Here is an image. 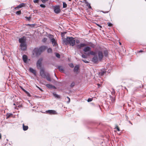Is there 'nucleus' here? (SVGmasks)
Listing matches in <instances>:
<instances>
[{
	"label": "nucleus",
	"instance_id": "obj_53",
	"mask_svg": "<svg viewBox=\"0 0 146 146\" xmlns=\"http://www.w3.org/2000/svg\"><path fill=\"white\" fill-rule=\"evenodd\" d=\"M111 71V69H109V70H108V72L109 73H110V72Z\"/></svg>",
	"mask_w": 146,
	"mask_h": 146
},
{
	"label": "nucleus",
	"instance_id": "obj_50",
	"mask_svg": "<svg viewBox=\"0 0 146 146\" xmlns=\"http://www.w3.org/2000/svg\"><path fill=\"white\" fill-rule=\"evenodd\" d=\"M96 25H97L98 26H99L100 28H102V27L101 25H99L98 24L96 23Z\"/></svg>",
	"mask_w": 146,
	"mask_h": 146
},
{
	"label": "nucleus",
	"instance_id": "obj_39",
	"mask_svg": "<svg viewBox=\"0 0 146 146\" xmlns=\"http://www.w3.org/2000/svg\"><path fill=\"white\" fill-rule=\"evenodd\" d=\"M47 38H44L42 40V41L43 42H45L46 41Z\"/></svg>",
	"mask_w": 146,
	"mask_h": 146
},
{
	"label": "nucleus",
	"instance_id": "obj_6",
	"mask_svg": "<svg viewBox=\"0 0 146 146\" xmlns=\"http://www.w3.org/2000/svg\"><path fill=\"white\" fill-rule=\"evenodd\" d=\"M54 11L56 14L59 13L61 11L59 6H56L54 7Z\"/></svg>",
	"mask_w": 146,
	"mask_h": 146
},
{
	"label": "nucleus",
	"instance_id": "obj_59",
	"mask_svg": "<svg viewBox=\"0 0 146 146\" xmlns=\"http://www.w3.org/2000/svg\"><path fill=\"white\" fill-rule=\"evenodd\" d=\"M98 86H100V84H98Z\"/></svg>",
	"mask_w": 146,
	"mask_h": 146
},
{
	"label": "nucleus",
	"instance_id": "obj_11",
	"mask_svg": "<svg viewBox=\"0 0 146 146\" xmlns=\"http://www.w3.org/2000/svg\"><path fill=\"white\" fill-rule=\"evenodd\" d=\"M19 41L20 44L26 42V40L23 36L19 39Z\"/></svg>",
	"mask_w": 146,
	"mask_h": 146
},
{
	"label": "nucleus",
	"instance_id": "obj_32",
	"mask_svg": "<svg viewBox=\"0 0 146 146\" xmlns=\"http://www.w3.org/2000/svg\"><path fill=\"white\" fill-rule=\"evenodd\" d=\"M12 115V113H10V114H7V117H6V118L7 119H8V118H9L10 117L11 115Z\"/></svg>",
	"mask_w": 146,
	"mask_h": 146
},
{
	"label": "nucleus",
	"instance_id": "obj_15",
	"mask_svg": "<svg viewBox=\"0 0 146 146\" xmlns=\"http://www.w3.org/2000/svg\"><path fill=\"white\" fill-rule=\"evenodd\" d=\"M45 78H46L47 80L49 82H51V80L50 79V74L48 73H47V75L45 77Z\"/></svg>",
	"mask_w": 146,
	"mask_h": 146
},
{
	"label": "nucleus",
	"instance_id": "obj_1",
	"mask_svg": "<svg viewBox=\"0 0 146 146\" xmlns=\"http://www.w3.org/2000/svg\"><path fill=\"white\" fill-rule=\"evenodd\" d=\"M63 41L66 45L69 44L70 45L73 46L75 44V40L74 38L72 37L67 36L66 38L63 39Z\"/></svg>",
	"mask_w": 146,
	"mask_h": 146
},
{
	"label": "nucleus",
	"instance_id": "obj_20",
	"mask_svg": "<svg viewBox=\"0 0 146 146\" xmlns=\"http://www.w3.org/2000/svg\"><path fill=\"white\" fill-rule=\"evenodd\" d=\"M45 73L44 70L43 69H41L40 70V75L41 76H43V74Z\"/></svg>",
	"mask_w": 146,
	"mask_h": 146
},
{
	"label": "nucleus",
	"instance_id": "obj_30",
	"mask_svg": "<svg viewBox=\"0 0 146 146\" xmlns=\"http://www.w3.org/2000/svg\"><path fill=\"white\" fill-rule=\"evenodd\" d=\"M75 85V83L74 82H72L70 85V87L73 88Z\"/></svg>",
	"mask_w": 146,
	"mask_h": 146
},
{
	"label": "nucleus",
	"instance_id": "obj_35",
	"mask_svg": "<svg viewBox=\"0 0 146 146\" xmlns=\"http://www.w3.org/2000/svg\"><path fill=\"white\" fill-rule=\"evenodd\" d=\"M81 56L83 58H87V56L85 55L84 54H82Z\"/></svg>",
	"mask_w": 146,
	"mask_h": 146
},
{
	"label": "nucleus",
	"instance_id": "obj_26",
	"mask_svg": "<svg viewBox=\"0 0 146 146\" xmlns=\"http://www.w3.org/2000/svg\"><path fill=\"white\" fill-rule=\"evenodd\" d=\"M47 51L48 53H51L52 52V51L51 48H49L47 49Z\"/></svg>",
	"mask_w": 146,
	"mask_h": 146
},
{
	"label": "nucleus",
	"instance_id": "obj_33",
	"mask_svg": "<svg viewBox=\"0 0 146 146\" xmlns=\"http://www.w3.org/2000/svg\"><path fill=\"white\" fill-rule=\"evenodd\" d=\"M142 91L145 94V95L146 96V89L145 88H143L142 89Z\"/></svg>",
	"mask_w": 146,
	"mask_h": 146
},
{
	"label": "nucleus",
	"instance_id": "obj_8",
	"mask_svg": "<svg viewBox=\"0 0 146 146\" xmlns=\"http://www.w3.org/2000/svg\"><path fill=\"white\" fill-rule=\"evenodd\" d=\"M20 46L22 50L23 51L26 50L27 48L26 43L25 42L20 44Z\"/></svg>",
	"mask_w": 146,
	"mask_h": 146
},
{
	"label": "nucleus",
	"instance_id": "obj_18",
	"mask_svg": "<svg viewBox=\"0 0 146 146\" xmlns=\"http://www.w3.org/2000/svg\"><path fill=\"white\" fill-rule=\"evenodd\" d=\"M46 86L48 88H56L55 86H53L52 85L50 84H47L46 85Z\"/></svg>",
	"mask_w": 146,
	"mask_h": 146
},
{
	"label": "nucleus",
	"instance_id": "obj_42",
	"mask_svg": "<svg viewBox=\"0 0 146 146\" xmlns=\"http://www.w3.org/2000/svg\"><path fill=\"white\" fill-rule=\"evenodd\" d=\"M43 75V76H41L42 78H45V77L46 76V75H47V73H44Z\"/></svg>",
	"mask_w": 146,
	"mask_h": 146
},
{
	"label": "nucleus",
	"instance_id": "obj_9",
	"mask_svg": "<svg viewBox=\"0 0 146 146\" xmlns=\"http://www.w3.org/2000/svg\"><path fill=\"white\" fill-rule=\"evenodd\" d=\"M46 113L51 115L56 114L57 113L55 111L53 110H49L46 111Z\"/></svg>",
	"mask_w": 146,
	"mask_h": 146
},
{
	"label": "nucleus",
	"instance_id": "obj_16",
	"mask_svg": "<svg viewBox=\"0 0 146 146\" xmlns=\"http://www.w3.org/2000/svg\"><path fill=\"white\" fill-rule=\"evenodd\" d=\"M29 71L31 73H33L35 75H36V71L32 68L31 67L29 69Z\"/></svg>",
	"mask_w": 146,
	"mask_h": 146
},
{
	"label": "nucleus",
	"instance_id": "obj_41",
	"mask_svg": "<svg viewBox=\"0 0 146 146\" xmlns=\"http://www.w3.org/2000/svg\"><path fill=\"white\" fill-rule=\"evenodd\" d=\"M20 88L24 92H25L26 90H25V89H24L21 86H20Z\"/></svg>",
	"mask_w": 146,
	"mask_h": 146
},
{
	"label": "nucleus",
	"instance_id": "obj_4",
	"mask_svg": "<svg viewBox=\"0 0 146 146\" xmlns=\"http://www.w3.org/2000/svg\"><path fill=\"white\" fill-rule=\"evenodd\" d=\"M98 62L99 61H101L104 57V55L102 52L100 50L98 51Z\"/></svg>",
	"mask_w": 146,
	"mask_h": 146
},
{
	"label": "nucleus",
	"instance_id": "obj_21",
	"mask_svg": "<svg viewBox=\"0 0 146 146\" xmlns=\"http://www.w3.org/2000/svg\"><path fill=\"white\" fill-rule=\"evenodd\" d=\"M88 45H90L91 47L92 48H94L95 46V45L91 42H88Z\"/></svg>",
	"mask_w": 146,
	"mask_h": 146
},
{
	"label": "nucleus",
	"instance_id": "obj_52",
	"mask_svg": "<svg viewBox=\"0 0 146 146\" xmlns=\"http://www.w3.org/2000/svg\"><path fill=\"white\" fill-rule=\"evenodd\" d=\"M67 98H68V102H70V98L69 97H67Z\"/></svg>",
	"mask_w": 146,
	"mask_h": 146
},
{
	"label": "nucleus",
	"instance_id": "obj_64",
	"mask_svg": "<svg viewBox=\"0 0 146 146\" xmlns=\"http://www.w3.org/2000/svg\"><path fill=\"white\" fill-rule=\"evenodd\" d=\"M146 1V0H145Z\"/></svg>",
	"mask_w": 146,
	"mask_h": 146
},
{
	"label": "nucleus",
	"instance_id": "obj_43",
	"mask_svg": "<svg viewBox=\"0 0 146 146\" xmlns=\"http://www.w3.org/2000/svg\"><path fill=\"white\" fill-rule=\"evenodd\" d=\"M69 66L70 67H71L72 68L74 67V65L73 63L70 64H69Z\"/></svg>",
	"mask_w": 146,
	"mask_h": 146
},
{
	"label": "nucleus",
	"instance_id": "obj_55",
	"mask_svg": "<svg viewBox=\"0 0 146 146\" xmlns=\"http://www.w3.org/2000/svg\"><path fill=\"white\" fill-rule=\"evenodd\" d=\"M1 134L0 133V139H1Z\"/></svg>",
	"mask_w": 146,
	"mask_h": 146
},
{
	"label": "nucleus",
	"instance_id": "obj_7",
	"mask_svg": "<svg viewBox=\"0 0 146 146\" xmlns=\"http://www.w3.org/2000/svg\"><path fill=\"white\" fill-rule=\"evenodd\" d=\"M91 48L89 46H87L85 47L83 49V51L84 52V54L86 55L87 52H89L90 50H91Z\"/></svg>",
	"mask_w": 146,
	"mask_h": 146
},
{
	"label": "nucleus",
	"instance_id": "obj_27",
	"mask_svg": "<svg viewBox=\"0 0 146 146\" xmlns=\"http://www.w3.org/2000/svg\"><path fill=\"white\" fill-rule=\"evenodd\" d=\"M67 5L65 2L63 3V8H65L67 7Z\"/></svg>",
	"mask_w": 146,
	"mask_h": 146
},
{
	"label": "nucleus",
	"instance_id": "obj_47",
	"mask_svg": "<svg viewBox=\"0 0 146 146\" xmlns=\"http://www.w3.org/2000/svg\"><path fill=\"white\" fill-rule=\"evenodd\" d=\"M82 61L84 62L85 63H88L89 62L87 60H82Z\"/></svg>",
	"mask_w": 146,
	"mask_h": 146
},
{
	"label": "nucleus",
	"instance_id": "obj_61",
	"mask_svg": "<svg viewBox=\"0 0 146 146\" xmlns=\"http://www.w3.org/2000/svg\"><path fill=\"white\" fill-rule=\"evenodd\" d=\"M128 106H130V105H129V104L128 103Z\"/></svg>",
	"mask_w": 146,
	"mask_h": 146
},
{
	"label": "nucleus",
	"instance_id": "obj_57",
	"mask_svg": "<svg viewBox=\"0 0 146 146\" xmlns=\"http://www.w3.org/2000/svg\"><path fill=\"white\" fill-rule=\"evenodd\" d=\"M119 44H120V45H121V42H119Z\"/></svg>",
	"mask_w": 146,
	"mask_h": 146
},
{
	"label": "nucleus",
	"instance_id": "obj_10",
	"mask_svg": "<svg viewBox=\"0 0 146 146\" xmlns=\"http://www.w3.org/2000/svg\"><path fill=\"white\" fill-rule=\"evenodd\" d=\"M86 46V44L84 43H81L79 44H77L76 45V47L78 49H80L82 47H84Z\"/></svg>",
	"mask_w": 146,
	"mask_h": 146
},
{
	"label": "nucleus",
	"instance_id": "obj_36",
	"mask_svg": "<svg viewBox=\"0 0 146 146\" xmlns=\"http://www.w3.org/2000/svg\"><path fill=\"white\" fill-rule=\"evenodd\" d=\"M25 92L27 95V96H31L30 93L27 91H26Z\"/></svg>",
	"mask_w": 146,
	"mask_h": 146
},
{
	"label": "nucleus",
	"instance_id": "obj_48",
	"mask_svg": "<svg viewBox=\"0 0 146 146\" xmlns=\"http://www.w3.org/2000/svg\"><path fill=\"white\" fill-rule=\"evenodd\" d=\"M115 129H116L118 131H120L119 128L117 126H116Z\"/></svg>",
	"mask_w": 146,
	"mask_h": 146
},
{
	"label": "nucleus",
	"instance_id": "obj_24",
	"mask_svg": "<svg viewBox=\"0 0 146 146\" xmlns=\"http://www.w3.org/2000/svg\"><path fill=\"white\" fill-rule=\"evenodd\" d=\"M53 96L55 98H60V96L57 94L54 93H53Z\"/></svg>",
	"mask_w": 146,
	"mask_h": 146
},
{
	"label": "nucleus",
	"instance_id": "obj_40",
	"mask_svg": "<svg viewBox=\"0 0 146 146\" xmlns=\"http://www.w3.org/2000/svg\"><path fill=\"white\" fill-rule=\"evenodd\" d=\"M65 33H66L65 32L61 33V36L63 37L64 36V35Z\"/></svg>",
	"mask_w": 146,
	"mask_h": 146
},
{
	"label": "nucleus",
	"instance_id": "obj_46",
	"mask_svg": "<svg viewBox=\"0 0 146 146\" xmlns=\"http://www.w3.org/2000/svg\"><path fill=\"white\" fill-rule=\"evenodd\" d=\"M39 0H35L33 2L35 3H38Z\"/></svg>",
	"mask_w": 146,
	"mask_h": 146
},
{
	"label": "nucleus",
	"instance_id": "obj_56",
	"mask_svg": "<svg viewBox=\"0 0 146 146\" xmlns=\"http://www.w3.org/2000/svg\"><path fill=\"white\" fill-rule=\"evenodd\" d=\"M143 52V50H140L139 51V52Z\"/></svg>",
	"mask_w": 146,
	"mask_h": 146
},
{
	"label": "nucleus",
	"instance_id": "obj_28",
	"mask_svg": "<svg viewBox=\"0 0 146 146\" xmlns=\"http://www.w3.org/2000/svg\"><path fill=\"white\" fill-rule=\"evenodd\" d=\"M55 55H56V57H57V58H60V55L59 54L57 53H56Z\"/></svg>",
	"mask_w": 146,
	"mask_h": 146
},
{
	"label": "nucleus",
	"instance_id": "obj_3",
	"mask_svg": "<svg viewBox=\"0 0 146 146\" xmlns=\"http://www.w3.org/2000/svg\"><path fill=\"white\" fill-rule=\"evenodd\" d=\"M46 49V47L44 46H40L39 48H36L34 49V52L36 56L40 55L41 53Z\"/></svg>",
	"mask_w": 146,
	"mask_h": 146
},
{
	"label": "nucleus",
	"instance_id": "obj_45",
	"mask_svg": "<svg viewBox=\"0 0 146 146\" xmlns=\"http://www.w3.org/2000/svg\"><path fill=\"white\" fill-rule=\"evenodd\" d=\"M48 0H41L42 3H44L48 1Z\"/></svg>",
	"mask_w": 146,
	"mask_h": 146
},
{
	"label": "nucleus",
	"instance_id": "obj_38",
	"mask_svg": "<svg viewBox=\"0 0 146 146\" xmlns=\"http://www.w3.org/2000/svg\"><path fill=\"white\" fill-rule=\"evenodd\" d=\"M40 6L42 8H44L45 7V5L43 4H41L40 5Z\"/></svg>",
	"mask_w": 146,
	"mask_h": 146
},
{
	"label": "nucleus",
	"instance_id": "obj_51",
	"mask_svg": "<svg viewBox=\"0 0 146 146\" xmlns=\"http://www.w3.org/2000/svg\"><path fill=\"white\" fill-rule=\"evenodd\" d=\"M102 12L104 13H108V11H106V12L102 11Z\"/></svg>",
	"mask_w": 146,
	"mask_h": 146
},
{
	"label": "nucleus",
	"instance_id": "obj_49",
	"mask_svg": "<svg viewBox=\"0 0 146 146\" xmlns=\"http://www.w3.org/2000/svg\"><path fill=\"white\" fill-rule=\"evenodd\" d=\"M76 43L77 44H78L80 42V40H78V39L76 40Z\"/></svg>",
	"mask_w": 146,
	"mask_h": 146
},
{
	"label": "nucleus",
	"instance_id": "obj_62",
	"mask_svg": "<svg viewBox=\"0 0 146 146\" xmlns=\"http://www.w3.org/2000/svg\"><path fill=\"white\" fill-rule=\"evenodd\" d=\"M69 1H71V0H69Z\"/></svg>",
	"mask_w": 146,
	"mask_h": 146
},
{
	"label": "nucleus",
	"instance_id": "obj_14",
	"mask_svg": "<svg viewBox=\"0 0 146 146\" xmlns=\"http://www.w3.org/2000/svg\"><path fill=\"white\" fill-rule=\"evenodd\" d=\"M23 60L24 62L25 63H27L28 60L27 57L26 55L24 54L23 56Z\"/></svg>",
	"mask_w": 146,
	"mask_h": 146
},
{
	"label": "nucleus",
	"instance_id": "obj_17",
	"mask_svg": "<svg viewBox=\"0 0 146 146\" xmlns=\"http://www.w3.org/2000/svg\"><path fill=\"white\" fill-rule=\"evenodd\" d=\"M25 4L23 3H22L19 5H18L17 7H16L15 9H16V8H22L23 7H25Z\"/></svg>",
	"mask_w": 146,
	"mask_h": 146
},
{
	"label": "nucleus",
	"instance_id": "obj_2",
	"mask_svg": "<svg viewBox=\"0 0 146 146\" xmlns=\"http://www.w3.org/2000/svg\"><path fill=\"white\" fill-rule=\"evenodd\" d=\"M96 52L92 51L90 50L89 52L87 53L86 54L87 55H91L94 56L92 59V61L95 64H98V56L96 54Z\"/></svg>",
	"mask_w": 146,
	"mask_h": 146
},
{
	"label": "nucleus",
	"instance_id": "obj_34",
	"mask_svg": "<svg viewBox=\"0 0 146 146\" xmlns=\"http://www.w3.org/2000/svg\"><path fill=\"white\" fill-rule=\"evenodd\" d=\"M25 18H26V19L27 20V21H29L30 20V19H31V17L30 16L29 17H25Z\"/></svg>",
	"mask_w": 146,
	"mask_h": 146
},
{
	"label": "nucleus",
	"instance_id": "obj_37",
	"mask_svg": "<svg viewBox=\"0 0 146 146\" xmlns=\"http://www.w3.org/2000/svg\"><path fill=\"white\" fill-rule=\"evenodd\" d=\"M107 25L109 27H112L113 26V24L109 22L107 23Z\"/></svg>",
	"mask_w": 146,
	"mask_h": 146
},
{
	"label": "nucleus",
	"instance_id": "obj_63",
	"mask_svg": "<svg viewBox=\"0 0 146 146\" xmlns=\"http://www.w3.org/2000/svg\"><path fill=\"white\" fill-rule=\"evenodd\" d=\"M130 123H131V124H132V123H131L130 122Z\"/></svg>",
	"mask_w": 146,
	"mask_h": 146
},
{
	"label": "nucleus",
	"instance_id": "obj_60",
	"mask_svg": "<svg viewBox=\"0 0 146 146\" xmlns=\"http://www.w3.org/2000/svg\"><path fill=\"white\" fill-rule=\"evenodd\" d=\"M13 105H15V103H14V104H13Z\"/></svg>",
	"mask_w": 146,
	"mask_h": 146
},
{
	"label": "nucleus",
	"instance_id": "obj_58",
	"mask_svg": "<svg viewBox=\"0 0 146 146\" xmlns=\"http://www.w3.org/2000/svg\"><path fill=\"white\" fill-rule=\"evenodd\" d=\"M54 74H55V77H56V78H57V77H56V74L55 73Z\"/></svg>",
	"mask_w": 146,
	"mask_h": 146
},
{
	"label": "nucleus",
	"instance_id": "obj_19",
	"mask_svg": "<svg viewBox=\"0 0 146 146\" xmlns=\"http://www.w3.org/2000/svg\"><path fill=\"white\" fill-rule=\"evenodd\" d=\"M57 68L61 72H63L64 71V69L62 66H58Z\"/></svg>",
	"mask_w": 146,
	"mask_h": 146
},
{
	"label": "nucleus",
	"instance_id": "obj_25",
	"mask_svg": "<svg viewBox=\"0 0 146 146\" xmlns=\"http://www.w3.org/2000/svg\"><path fill=\"white\" fill-rule=\"evenodd\" d=\"M104 56L106 57H107L108 56V51L107 50H104Z\"/></svg>",
	"mask_w": 146,
	"mask_h": 146
},
{
	"label": "nucleus",
	"instance_id": "obj_23",
	"mask_svg": "<svg viewBox=\"0 0 146 146\" xmlns=\"http://www.w3.org/2000/svg\"><path fill=\"white\" fill-rule=\"evenodd\" d=\"M106 73V71L104 70H102L99 73V74L101 76H103Z\"/></svg>",
	"mask_w": 146,
	"mask_h": 146
},
{
	"label": "nucleus",
	"instance_id": "obj_5",
	"mask_svg": "<svg viewBox=\"0 0 146 146\" xmlns=\"http://www.w3.org/2000/svg\"><path fill=\"white\" fill-rule=\"evenodd\" d=\"M42 58H40L37 60L36 63V66L39 69L41 68L42 66Z\"/></svg>",
	"mask_w": 146,
	"mask_h": 146
},
{
	"label": "nucleus",
	"instance_id": "obj_29",
	"mask_svg": "<svg viewBox=\"0 0 146 146\" xmlns=\"http://www.w3.org/2000/svg\"><path fill=\"white\" fill-rule=\"evenodd\" d=\"M21 13V10L18 11H17L16 12V14L18 15H20Z\"/></svg>",
	"mask_w": 146,
	"mask_h": 146
},
{
	"label": "nucleus",
	"instance_id": "obj_13",
	"mask_svg": "<svg viewBox=\"0 0 146 146\" xmlns=\"http://www.w3.org/2000/svg\"><path fill=\"white\" fill-rule=\"evenodd\" d=\"M50 41L53 44V46H55L57 45L56 42L54 38H51Z\"/></svg>",
	"mask_w": 146,
	"mask_h": 146
},
{
	"label": "nucleus",
	"instance_id": "obj_12",
	"mask_svg": "<svg viewBox=\"0 0 146 146\" xmlns=\"http://www.w3.org/2000/svg\"><path fill=\"white\" fill-rule=\"evenodd\" d=\"M79 69V66L78 65H77L75 66L74 68L73 71L74 72H76V74L78 73V72Z\"/></svg>",
	"mask_w": 146,
	"mask_h": 146
},
{
	"label": "nucleus",
	"instance_id": "obj_54",
	"mask_svg": "<svg viewBox=\"0 0 146 146\" xmlns=\"http://www.w3.org/2000/svg\"><path fill=\"white\" fill-rule=\"evenodd\" d=\"M37 87L40 90V91H42V89H41V88H39V87Z\"/></svg>",
	"mask_w": 146,
	"mask_h": 146
},
{
	"label": "nucleus",
	"instance_id": "obj_22",
	"mask_svg": "<svg viewBox=\"0 0 146 146\" xmlns=\"http://www.w3.org/2000/svg\"><path fill=\"white\" fill-rule=\"evenodd\" d=\"M23 129L24 131H26L28 129V127L27 126H26L24 125V124L23 125Z\"/></svg>",
	"mask_w": 146,
	"mask_h": 146
},
{
	"label": "nucleus",
	"instance_id": "obj_31",
	"mask_svg": "<svg viewBox=\"0 0 146 146\" xmlns=\"http://www.w3.org/2000/svg\"><path fill=\"white\" fill-rule=\"evenodd\" d=\"M86 6H87L88 7V8L89 9H91L92 7L90 6V5L88 2H86Z\"/></svg>",
	"mask_w": 146,
	"mask_h": 146
},
{
	"label": "nucleus",
	"instance_id": "obj_44",
	"mask_svg": "<svg viewBox=\"0 0 146 146\" xmlns=\"http://www.w3.org/2000/svg\"><path fill=\"white\" fill-rule=\"evenodd\" d=\"M92 100V99L91 98H89L88 100L87 101L88 102H91Z\"/></svg>",
	"mask_w": 146,
	"mask_h": 146
}]
</instances>
